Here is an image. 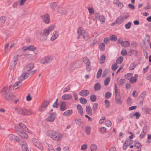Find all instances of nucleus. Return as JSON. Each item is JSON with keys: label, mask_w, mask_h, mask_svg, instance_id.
Instances as JSON below:
<instances>
[{"label": "nucleus", "mask_w": 151, "mask_h": 151, "mask_svg": "<svg viewBox=\"0 0 151 151\" xmlns=\"http://www.w3.org/2000/svg\"><path fill=\"white\" fill-rule=\"evenodd\" d=\"M137 81V79H134L132 76L129 80V81L131 83H134L136 82Z\"/></svg>", "instance_id": "69168bd1"}, {"label": "nucleus", "mask_w": 151, "mask_h": 151, "mask_svg": "<svg viewBox=\"0 0 151 151\" xmlns=\"http://www.w3.org/2000/svg\"><path fill=\"white\" fill-rule=\"evenodd\" d=\"M102 72V70L101 69H99L97 74L96 78L97 79L99 78L100 77Z\"/></svg>", "instance_id": "49530a36"}, {"label": "nucleus", "mask_w": 151, "mask_h": 151, "mask_svg": "<svg viewBox=\"0 0 151 151\" xmlns=\"http://www.w3.org/2000/svg\"><path fill=\"white\" fill-rule=\"evenodd\" d=\"M47 135L52 140L56 141H60L63 137L62 134L60 133L53 130L48 131Z\"/></svg>", "instance_id": "7ed1b4c3"}, {"label": "nucleus", "mask_w": 151, "mask_h": 151, "mask_svg": "<svg viewBox=\"0 0 151 151\" xmlns=\"http://www.w3.org/2000/svg\"><path fill=\"white\" fill-rule=\"evenodd\" d=\"M110 39L108 37H105L104 40V42L106 44L109 43L110 41Z\"/></svg>", "instance_id": "5fc2aeb1"}, {"label": "nucleus", "mask_w": 151, "mask_h": 151, "mask_svg": "<svg viewBox=\"0 0 151 151\" xmlns=\"http://www.w3.org/2000/svg\"><path fill=\"white\" fill-rule=\"evenodd\" d=\"M106 125L108 127H110L111 125V122L109 120H106L105 122Z\"/></svg>", "instance_id": "864d4df0"}, {"label": "nucleus", "mask_w": 151, "mask_h": 151, "mask_svg": "<svg viewBox=\"0 0 151 151\" xmlns=\"http://www.w3.org/2000/svg\"><path fill=\"white\" fill-rule=\"evenodd\" d=\"M51 99L45 100L43 104L42 105L41 107L39 109V110L40 111H42L46 108L47 106L49 104L50 102L51 101Z\"/></svg>", "instance_id": "6e6552de"}, {"label": "nucleus", "mask_w": 151, "mask_h": 151, "mask_svg": "<svg viewBox=\"0 0 151 151\" xmlns=\"http://www.w3.org/2000/svg\"><path fill=\"white\" fill-rule=\"evenodd\" d=\"M45 58L47 62V63L50 62L53 59V57L52 56H47L45 57Z\"/></svg>", "instance_id": "79ce46f5"}, {"label": "nucleus", "mask_w": 151, "mask_h": 151, "mask_svg": "<svg viewBox=\"0 0 151 151\" xmlns=\"http://www.w3.org/2000/svg\"><path fill=\"white\" fill-rule=\"evenodd\" d=\"M115 90V96H117V95H120V93L117 90V84H115L114 86Z\"/></svg>", "instance_id": "f704fd0d"}, {"label": "nucleus", "mask_w": 151, "mask_h": 151, "mask_svg": "<svg viewBox=\"0 0 151 151\" xmlns=\"http://www.w3.org/2000/svg\"><path fill=\"white\" fill-rule=\"evenodd\" d=\"M124 18L123 16H121L117 18L116 20V23L117 24H120L123 21Z\"/></svg>", "instance_id": "aec40b11"}, {"label": "nucleus", "mask_w": 151, "mask_h": 151, "mask_svg": "<svg viewBox=\"0 0 151 151\" xmlns=\"http://www.w3.org/2000/svg\"><path fill=\"white\" fill-rule=\"evenodd\" d=\"M136 65H135L134 64L132 63L129 68V69L130 70H133L134 68L135 67Z\"/></svg>", "instance_id": "774afa93"}, {"label": "nucleus", "mask_w": 151, "mask_h": 151, "mask_svg": "<svg viewBox=\"0 0 151 151\" xmlns=\"http://www.w3.org/2000/svg\"><path fill=\"white\" fill-rule=\"evenodd\" d=\"M16 64L14 63H12V62L11 63L9 67V69L11 70H13L15 67V65Z\"/></svg>", "instance_id": "4d7b16f0"}, {"label": "nucleus", "mask_w": 151, "mask_h": 151, "mask_svg": "<svg viewBox=\"0 0 151 151\" xmlns=\"http://www.w3.org/2000/svg\"><path fill=\"white\" fill-rule=\"evenodd\" d=\"M56 115L55 113H52L50 114V116L47 119V121L53 122L54 121Z\"/></svg>", "instance_id": "9d476101"}, {"label": "nucleus", "mask_w": 151, "mask_h": 151, "mask_svg": "<svg viewBox=\"0 0 151 151\" xmlns=\"http://www.w3.org/2000/svg\"><path fill=\"white\" fill-rule=\"evenodd\" d=\"M90 99L93 102H94L96 101V96L95 95H92L91 96Z\"/></svg>", "instance_id": "ea45409f"}, {"label": "nucleus", "mask_w": 151, "mask_h": 151, "mask_svg": "<svg viewBox=\"0 0 151 151\" xmlns=\"http://www.w3.org/2000/svg\"><path fill=\"white\" fill-rule=\"evenodd\" d=\"M6 19V18L4 16H2L0 17V24H4Z\"/></svg>", "instance_id": "bb28decb"}, {"label": "nucleus", "mask_w": 151, "mask_h": 151, "mask_svg": "<svg viewBox=\"0 0 151 151\" xmlns=\"http://www.w3.org/2000/svg\"><path fill=\"white\" fill-rule=\"evenodd\" d=\"M75 122L76 124L78 125H80L82 123L81 119H75Z\"/></svg>", "instance_id": "e2e57ef3"}, {"label": "nucleus", "mask_w": 151, "mask_h": 151, "mask_svg": "<svg viewBox=\"0 0 151 151\" xmlns=\"http://www.w3.org/2000/svg\"><path fill=\"white\" fill-rule=\"evenodd\" d=\"M27 48L28 50L33 51L36 49V48L33 45H30L28 46Z\"/></svg>", "instance_id": "3c124183"}, {"label": "nucleus", "mask_w": 151, "mask_h": 151, "mask_svg": "<svg viewBox=\"0 0 151 151\" xmlns=\"http://www.w3.org/2000/svg\"><path fill=\"white\" fill-rule=\"evenodd\" d=\"M60 110L61 111H64L66 109V104L65 101H63L61 102L60 106Z\"/></svg>", "instance_id": "dca6fc26"}, {"label": "nucleus", "mask_w": 151, "mask_h": 151, "mask_svg": "<svg viewBox=\"0 0 151 151\" xmlns=\"http://www.w3.org/2000/svg\"><path fill=\"white\" fill-rule=\"evenodd\" d=\"M110 40L112 41H116L117 40V37L116 35H111L110 37Z\"/></svg>", "instance_id": "37998d69"}, {"label": "nucleus", "mask_w": 151, "mask_h": 151, "mask_svg": "<svg viewBox=\"0 0 151 151\" xmlns=\"http://www.w3.org/2000/svg\"><path fill=\"white\" fill-rule=\"evenodd\" d=\"M111 96V93L109 92H107L105 94V97L106 99L110 98Z\"/></svg>", "instance_id": "8fccbe9b"}, {"label": "nucleus", "mask_w": 151, "mask_h": 151, "mask_svg": "<svg viewBox=\"0 0 151 151\" xmlns=\"http://www.w3.org/2000/svg\"><path fill=\"white\" fill-rule=\"evenodd\" d=\"M8 137L9 139L11 141L14 140L18 142L20 140L19 137L12 134L9 135Z\"/></svg>", "instance_id": "9b49d317"}, {"label": "nucleus", "mask_w": 151, "mask_h": 151, "mask_svg": "<svg viewBox=\"0 0 151 151\" xmlns=\"http://www.w3.org/2000/svg\"><path fill=\"white\" fill-rule=\"evenodd\" d=\"M54 26L53 25H51L49 26L47 29L49 32L51 31L54 29Z\"/></svg>", "instance_id": "338daca9"}, {"label": "nucleus", "mask_w": 151, "mask_h": 151, "mask_svg": "<svg viewBox=\"0 0 151 151\" xmlns=\"http://www.w3.org/2000/svg\"><path fill=\"white\" fill-rule=\"evenodd\" d=\"M22 151H29L27 146L24 145H22Z\"/></svg>", "instance_id": "6e6d98bb"}, {"label": "nucleus", "mask_w": 151, "mask_h": 151, "mask_svg": "<svg viewBox=\"0 0 151 151\" xmlns=\"http://www.w3.org/2000/svg\"><path fill=\"white\" fill-rule=\"evenodd\" d=\"M90 148L91 151H96L97 149V146L96 144H93L91 145Z\"/></svg>", "instance_id": "c85d7f7f"}, {"label": "nucleus", "mask_w": 151, "mask_h": 151, "mask_svg": "<svg viewBox=\"0 0 151 151\" xmlns=\"http://www.w3.org/2000/svg\"><path fill=\"white\" fill-rule=\"evenodd\" d=\"M105 46L104 43H101L99 45V47L100 51H103L105 49Z\"/></svg>", "instance_id": "473e14b6"}, {"label": "nucleus", "mask_w": 151, "mask_h": 151, "mask_svg": "<svg viewBox=\"0 0 151 151\" xmlns=\"http://www.w3.org/2000/svg\"><path fill=\"white\" fill-rule=\"evenodd\" d=\"M83 60L84 63L86 64L91 63L89 59L87 57H84L83 58Z\"/></svg>", "instance_id": "7c9ffc66"}, {"label": "nucleus", "mask_w": 151, "mask_h": 151, "mask_svg": "<svg viewBox=\"0 0 151 151\" xmlns=\"http://www.w3.org/2000/svg\"><path fill=\"white\" fill-rule=\"evenodd\" d=\"M56 12L61 14H64L66 13V10L64 8H62L61 6L60 5Z\"/></svg>", "instance_id": "ddd939ff"}, {"label": "nucleus", "mask_w": 151, "mask_h": 151, "mask_svg": "<svg viewBox=\"0 0 151 151\" xmlns=\"http://www.w3.org/2000/svg\"><path fill=\"white\" fill-rule=\"evenodd\" d=\"M89 92L87 90H83L81 91L79 93V95L82 96H86L89 94Z\"/></svg>", "instance_id": "f8f14e48"}, {"label": "nucleus", "mask_w": 151, "mask_h": 151, "mask_svg": "<svg viewBox=\"0 0 151 151\" xmlns=\"http://www.w3.org/2000/svg\"><path fill=\"white\" fill-rule=\"evenodd\" d=\"M86 70L88 71H89L91 70V63H89V64L86 65Z\"/></svg>", "instance_id": "680f3d73"}, {"label": "nucleus", "mask_w": 151, "mask_h": 151, "mask_svg": "<svg viewBox=\"0 0 151 151\" xmlns=\"http://www.w3.org/2000/svg\"><path fill=\"white\" fill-rule=\"evenodd\" d=\"M117 64L116 63L112 65L111 67V69L112 70H115L117 69L118 66H117Z\"/></svg>", "instance_id": "0e129e2a"}, {"label": "nucleus", "mask_w": 151, "mask_h": 151, "mask_svg": "<svg viewBox=\"0 0 151 151\" xmlns=\"http://www.w3.org/2000/svg\"><path fill=\"white\" fill-rule=\"evenodd\" d=\"M115 98L116 102L117 104H121L122 103V101L121 100L120 95L115 96Z\"/></svg>", "instance_id": "5701e85b"}, {"label": "nucleus", "mask_w": 151, "mask_h": 151, "mask_svg": "<svg viewBox=\"0 0 151 151\" xmlns=\"http://www.w3.org/2000/svg\"><path fill=\"white\" fill-rule=\"evenodd\" d=\"M86 111L87 114L90 116L92 114V109L89 106H87L86 107Z\"/></svg>", "instance_id": "f3484780"}, {"label": "nucleus", "mask_w": 151, "mask_h": 151, "mask_svg": "<svg viewBox=\"0 0 151 151\" xmlns=\"http://www.w3.org/2000/svg\"><path fill=\"white\" fill-rule=\"evenodd\" d=\"M91 128L90 126H86L85 127V131L86 134L88 135L90 134Z\"/></svg>", "instance_id": "c756f323"}, {"label": "nucleus", "mask_w": 151, "mask_h": 151, "mask_svg": "<svg viewBox=\"0 0 151 151\" xmlns=\"http://www.w3.org/2000/svg\"><path fill=\"white\" fill-rule=\"evenodd\" d=\"M79 100L80 102L83 104H85L87 103V100L84 98H80Z\"/></svg>", "instance_id": "c9c22d12"}, {"label": "nucleus", "mask_w": 151, "mask_h": 151, "mask_svg": "<svg viewBox=\"0 0 151 151\" xmlns=\"http://www.w3.org/2000/svg\"><path fill=\"white\" fill-rule=\"evenodd\" d=\"M21 136L24 138H27L28 137L27 134L23 131L21 132Z\"/></svg>", "instance_id": "09e8293b"}, {"label": "nucleus", "mask_w": 151, "mask_h": 151, "mask_svg": "<svg viewBox=\"0 0 151 151\" xmlns=\"http://www.w3.org/2000/svg\"><path fill=\"white\" fill-rule=\"evenodd\" d=\"M123 60V57H118L116 60V64H121Z\"/></svg>", "instance_id": "e433bc0d"}, {"label": "nucleus", "mask_w": 151, "mask_h": 151, "mask_svg": "<svg viewBox=\"0 0 151 151\" xmlns=\"http://www.w3.org/2000/svg\"><path fill=\"white\" fill-rule=\"evenodd\" d=\"M34 64L32 63H29L25 65L24 70L26 72L23 73L19 78V80L22 81L28 78L29 76H32L37 72V70L31 71L34 68Z\"/></svg>", "instance_id": "f03ea898"}, {"label": "nucleus", "mask_w": 151, "mask_h": 151, "mask_svg": "<svg viewBox=\"0 0 151 151\" xmlns=\"http://www.w3.org/2000/svg\"><path fill=\"white\" fill-rule=\"evenodd\" d=\"M21 55H15L13 58L14 59H15L17 61H18V60L20 58H21Z\"/></svg>", "instance_id": "13d9d810"}, {"label": "nucleus", "mask_w": 151, "mask_h": 151, "mask_svg": "<svg viewBox=\"0 0 151 151\" xmlns=\"http://www.w3.org/2000/svg\"><path fill=\"white\" fill-rule=\"evenodd\" d=\"M132 116H136V119H138L140 116L141 114L138 112H137L134 113V114H133Z\"/></svg>", "instance_id": "bf43d9fd"}, {"label": "nucleus", "mask_w": 151, "mask_h": 151, "mask_svg": "<svg viewBox=\"0 0 151 151\" xmlns=\"http://www.w3.org/2000/svg\"><path fill=\"white\" fill-rule=\"evenodd\" d=\"M147 132L146 129L145 128H143L142 130L141 134L140 135V138L141 139L143 138Z\"/></svg>", "instance_id": "6ab92c4d"}, {"label": "nucleus", "mask_w": 151, "mask_h": 151, "mask_svg": "<svg viewBox=\"0 0 151 151\" xmlns=\"http://www.w3.org/2000/svg\"><path fill=\"white\" fill-rule=\"evenodd\" d=\"M98 104L97 103H95L93 105V106L92 107V109L93 110V111H94L95 112H96L98 109Z\"/></svg>", "instance_id": "4c0bfd02"}, {"label": "nucleus", "mask_w": 151, "mask_h": 151, "mask_svg": "<svg viewBox=\"0 0 151 151\" xmlns=\"http://www.w3.org/2000/svg\"><path fill=\"white\" fill-rule=\"evenodd\" d=\"M121 45L123 47L129 46L130 45V42L128 41H124L121 42Z\"/></svg>", "instance_id": "4be33fe9"}, {"label": "nucleus", "mask_w": 151, "mask_h": 151, "mask_svg": "<svg viewBox=\"0 0 151 151\" xmlns=\"http://www.w3.org/2000/svg\"><path fill=\"white\" fill-rule=\"evenodd\" d=\"M113 3L120 9H122L123 6V4L120 2L119 0H114Z\"/></svg>", "instance_id": "a211bd4d"}, {"label": "nucleus", "mask_w": 151, "mask_h": 151, "mask_svg": "<svg viewBox=\"0 0 151 151\" xmlns=\"http://www.w3.org/2000/svg\"><path fill=\"white\" fill-rule=\"evenodd\" d=\"M99 19L101 22H104L105 21V18L103 15L99 16L98 17Z\"/></svg>", "instance_id": "de8ad7c7"}, {"label": "nucleus", "mask_w": 151, "mask_h": 151, "mask_svg": "<svg viewBox=\"0 0 151 151\" xmlns=\"http://www.w3.org/2000/svg\"><path fill=\"white\" fill-rule=\"evenodd\" d=\"M77 108L78 113L81 116L83 115V112L81 106L80 104H78L77 106Z\"/></svg>", "instance_id": "2eb2a0df"}, {"label": "nucleus", "mask_w": 151, "mask_h": 151, "mask_svg": "<svg viewBox=\"0 0 151 151\" xmlns=\"http://www.w3.org/2000/svg\"><path fill=\"white\" fill-rule=\"evenodd\" d=\"M105 104V107L106 108H109L110 106V102L108 100H105L104 101Z\"/></svg>", "instance_id": "603ef678"}, {"label": "nucleus", "mask_w": 151, "mask_h": 151, "mask_svg": "<svg viewBox=\"0 0 151 151\" xmlns=\"http://www.w3.org/2000/svg\"><path fill=\"white\" fill-rule=\"evenodd\" d=\"M40 40L42 41H45L47 38V37L45 36L42 34V32H41L40 33Z\"/></svg>", "instance_id": "412c9836"}, {"label": "nucleus", "mask_w": 151, "mask_h": 151, "mask_svg": "<svg viewBox=\"0 0 151 151\" xmlns=\"http://www.w3.org/2000/svg\"><path fill=\"white\" fill-rule=\"evenodd\" d=\"M43 22L46 24H48L50 21V17L49 14L46 13L45 14L41 16Z\"/></svg>", "instance_id": "0eeeda50"}, {"label": "nucleus", "mask_w": 151, "mask_h": 151, "mask_svg": "<svg viewBox=\"0 0 151 151\" xmlns=\"http://www.w3.org/2000/svg\"><path fill=\"white\" fill-rule=\"evenodd\" d=\"M32 140L35 145L38 148L41 150L43 149V147L41 143L37 139L33 138L32 139Z\"/></svg>", "instance_id": "423d86ee"}, {"label": "nucleus", "mask_w": 151, "mask_h": 151, "mask_svg": "<svg viewBox=\"0 0 151 151\" xmlns=\"http://www.w3.org/2000/svg\"><path fill=\"white\" fill-rule=\"evenodd\" d=\"M72 113V111L71 110H68L63 113V115L65 116H68L70 115Z\"/></svg>", "instance_id": "393cba45"}, {"label": "nucleus", "mask_w": 151, "mask_h": 151, "mask_svg": "<svg viewBox=\"0 0 151 151\" xmlns=\"http://www.w3.org/2000/svg\"><path fill=\"white\" fill-rule=\"evenodd\" d=\"M131 25V23L129 22L125 24V26L126 29H129L130 28Z\"/></svg>", "instance_id": "052dcab7"}, {"label": "nucleus", "mask_w": 151, "mask_h": 151, "mask_svg": "<svg viewBox=\"0 0 151 151\" xmlns=\"http://www.w3.org/2000/svg\"><path fill=\"white\" fill-rule=\"evenodd\" d=\"M134 146L136 147L137 148H141L142 147L141 144L139 142L137 141H135L134 142Z\"/></svg>", "instance_id": "cd10ccee"}, {"label": "nucleus", "mask_w": 151, "mask_h": 151, "mask_svg": "<svg viewBox=\"0 0 151 151\" xmlns=\"http://www.w3.org/2000/svg\"><path fill=\"white\" fill-rule=\"evenodd\" d=\"M60 5L55 2H52L50 4V6L52 10L57 11Z\"/></svg>", "instance_id": "1a4fd4ad"}, {"label": "nucleus", "mask_w": 151, "mask_h": 151, "mask_svg": "<svg viewBox=\"0 0 151 151\" xmlns=\"http://www.w3.org/2000/svg\"><path fill=\"white\" fill-rule=\"evenodd\" d=\"M106 57L104 55H102L100 57V60L101 62L100 64L104 63Z\"/></svg>", "instance_id": "72a5a7b5"}, {"label": "nucleus", "mask_w": 151, "mask_h": 151, "mask_svg": "<svg viewBox=\"0 0 151 151\" xmlns=\"http://www.w3.org/2000/svg\"><path fill=\"white\" fill-rule=\"evenodd\" d=\"M78 34V39L80 38V37L82 36L83 39L85 40H87L88 37V33L86 31L81 28H78L77 30Z\"/></svg>", "instance_id": "39448f33"}, {"label": "nucleus", "mask_w": 151, "mask_h": 151, "mask_svg": "<svg viewBox=\"0 0 151 151\" xmlns=\"http://www.w3.org/2000/svg\"><path fill=\"white\" fill-rule=\"evenodd\" d=\"M19 125L22 128L24 129L27 132L28 131V128L24 124L22 123H19Z\"/></svg>", "instance_id": "2f4dec72"}, {"label": "nucleus", "mask_w": 151, "mask_h": 151, "mask_svg": "<svg viewBox=\"0 0 151 151\" xmlns=\"http://www.w3.org/2000/svg\"><path fill=\"white\" fill-rule=\"evenodd\" d=\"M49 33L50 32L47 30V28H46L43 30L42 34L45 36L47 37V36L49 34Z\"/></svg>", "instance_id": "a18cd8bd"}, {"label": "nucleus", "mask_w": 151, "mask_h": 151, "mask_svg": "<svg viewBox=\"0 0 151 151\" xmlns=\"http://www.w3.org/2000/svg\"><path fill=\"white\" fill-rule=\"evenodd\" d=\"M110 81V78L109 77L106 78L104 81V84L105 86L108 85Z\"/></svg>", "instance_id": "a19ab883"}, {"label": "nucleus", "mask_w": 151, "mask_h": 151, "mask_svg": "<svg viewBox=\"0 0 151 151\" xmlns=\"http://www.w3.org/2000/svg\"><path fill=\"white\" fill-rule=\"evenodd\" d=\"M62 99L64 100H69L72 98V95L70 94H65L63 95Z\"/></svg>", "instance_id": "4468645a"}, {"label": "nucleus", "mask_w": 151, "mask_h": 151, "mask_svg": "<svg viewBox=\"0 0 151 151\" xmlns=\"http://www.w3.org/2000/svg\"><path fill=\"white\" fill-rule=\"evenodd\" d=\"M16 110L18 114L23 115H30L33 113L31 109H26L22 107L17 108Z\"/></svg>", "instance_id": "20e7f679"}, {"label": "nucleus", "mask_w": 151, "mask_h": 151, "mask_svg": "<svg viewBox=\"0 0 151 151\" xmlns=\"http://www.w3.org/2000/svg\"><path fill=\"white\" fill-rule=\"evenodd\" d=\"M125 83V80L124 79H121L118 82V84L119 86H123Z\"/></svg>", "instance_id": "58836bf2"}, {"label": "nucleus", "mask_w": 151, "mask_h": 151, "mask_svg": "<svg viewBox=\"0 0 151 151\" xmlns=\"http://www.w3.org/2000/svg\"><path fill=\"white\" fill-rule=\"evenodd\" d=\"M132 77V73H128L125 75V78L128 80H130Z\"/></svg>", "instance_id": "c03bdc74"}, {"label": "nucleus", "mask_w": 151, "mask_h": 151, "mask_svg": "<svg viewBox=\"0 0 151 151\" xmlns=\"http://www.w3.org/2000/svg\"><path fill=\"white\" fill-rule=\"evenodd\" d=\"M101 87V84L99 83H96L94 86V89L95 91H99Z\"/></svg>", "instance_id": "b1692460"}, {"label": "nucleus", "mask_w": 151, "mask_h": 151, "mask_svg": "<svg viewBox=\"0 0 151 151\" xmlns=\"http://www.w3.org/2000/svg\"><path fill=\"white\" fill-rule=\"evenodd\" d=\"M76 68L75 66V64L74 62H72L70 64L68 68L69 70H73L75 69Z\"/></svg>", "instance_id": "a878e982"}, {"label": "nucleus", "mask_w": 151, "mask_h": 151, "mask_svg": "<svg viewBox=\"0 0 151 151\" xmlns=\"http://www.w3.org/2000/svg\"><path fill=\"white\" fill-rule=\"evenodd\" d=\"M22 85L21 82L20 81H18L15 83L13 86L10 85L8 90L7 87L4 88L1 90L0 93L5 92L4 97L6 100L9 101H13L15 99L16 97L11 92H10V91L12 89V88L13 89H17Z\"/></svg>", "instance_id": "f257e3e1"}]
</instances>
